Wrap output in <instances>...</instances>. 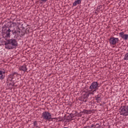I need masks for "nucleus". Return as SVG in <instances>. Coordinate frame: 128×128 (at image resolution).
Returning <instances> with one entry per match:
<instances>
[{"mask_svg": "<svg viewBox=\"0 0 128 128\" xmlns=\"http://www.w3.org/2000/svg\"><path fill=\"white\" fill-rule=\"evenodd\" d=\"M105 66V68H106V66Z\"/></svg>", "mask_w": 128, "mask_h": 128, "instance_id": "nucleus-30", "label": "nucleus"}, {"mask_svg": "<svg viewBox=\"0 0 128 128\" xmlns=\"http://www.w3.org/2000/svg\"><path fill=\"white\" fill-rule=\"evenodd\" d=\"M119 112L120 116H128V106L124 105L120 106Z\"/></svg>", "mask_w": 128, "mask_h": 128, "instance_id": "nucleus-4", "label": "nucleus"}, {"mask_svg": "<svg viewBox=\"0 0 128 128\" xmlns=\"http://www.w3.org/2000/svg\"><path fill=\"white\" fill-rule=\"evenodd\" d=\"M95 14H96V12H95Z\"/></svg>", "mask_w": 128, "mask_h": 128, "instance_id": "nucleus-32", "label": "nucleus"}, {"mask_svg": "<svg viewBox=\"0 0 128 128\" xmlns=\"http://www.w3.org/2000/svg\"><path fill=\"white\" fill-rule=\"evenodd\" d=\"M100 88V84L96 82H92L90 86L89 92L92 94H94V92H96Z\"/></svg>", "mask_w": 128, "mask_h": 128, "instance_id": "nucleus-3", "label": "nucleus"}, {"mask_svg": "<svg viewBox=\"0 0 128 128\" xmlns=\"http://www.w3.org/2000/svg\"><path fill=\"white\" fill-rule=\"evenodd\" d=\"M66 120H68V118H66Z\"/></svg>", "mask_w": 128, "mask_h": 128, "instance_id": "nucleus-29", "label": "nucleus"}, {"mask_svg": "<svg viewBox=\"0 0 128 128\" xmlns=\"http://www.w3.org/2000/svg\"><path fill=\"white\" fill-rule=\"evenodd\" d=\"M6 72L0 70V80H4V76Z\"/></svg>", "mask_w": 128, "mask_h": 128, "instance_id": "nucleus-14", "label": "nucleus"}, {"mask_svg": "<svg viewBox=\"0 0 128 128\" xmlns=\"http://www.w3.org/2000/svg\"><path fill=\"white\" fill-rule=\"evenodd\" d=\"M90 98H92V97H90Z\"/></svg>", "mask_w": 128, "mask_h": 128, "instance_id": "nucleus-33", "label": "nucleus"}, {"mask_svg": "<svg viewBox=\"0 0 128 128\" xmlns=\"http://www.w3.org/2000/svg\"><path fill=\"white\" fill-rule=\"evenodd\" d=\"M86 68H90V66H88V65H87V66H86Z\"/></svg>", "mask_w": 128, "mask_h": 128, "instance_id": "nucleus-27", "label": "nucleus"}, {"mask_svg": "<svg viewBox=\"0 0 128 128\" xmlns=\"http://www.w3.org/2000/svg\"><path fill=\"white\" fill-rule=\"evenodd\" d=\"M26 34H28L30 32V28H26L25 29Z\"/></svg>", "mask_w": 128, "mask_h": 128, "instance_id": "nucleus-20", "label": "nucleus"}, {"mask_svg": "<svg viewBox=\"0 0 128 128\" xmlns=\"http://www.w3.org/2000/svg\"><path fill=\"white\" fill-rule=\"evenodd\" d=\"M75 66V68H80V65H78V64H76V65H74V66Z\"/></svg>", "mask_w": 128, "mask_h": 128, "instance_id": "nucleus-22", "label": "nucleus"}, {"mask_svg": "<svg viewBox=\"0 0 128 128\" xmlns=\"http://www.w3.org/2000/svg\"><path fill=\"white\" fill-rule=\"evenodd\" d=\"M36 128H40V127L38 126H36Z\"/></svg>", "mask_w": 128, "mask_h": 128, "instance_id": "nucleus-26", "label": "nucleus"}, {"mask_svg": "<svg viewBox=\"0 0 128 128\" xmlns=\"http://www.w3.org/2000/svg\"><path fill=\"white\" fill-rule=\"evenodd\" d=\"M4 44L6 48H8V50H13V48H16L18 46V41L14 38L8 40Z\"/></svg>", "mask_w": 128, "mask_h": 128, "instance_id": "nucleus-2", "label": "nucleus"}, {"mask_svg": "<svg viewBox=\"0 0 128 128\" xmlns=\"http://www.w3.org/2000/svg\"><path fill=\"white\" fill-rule=\"evenodd\" d=\"M90 66H92L90 65H89Z\"/></svg>", "mask_w": 128, "mask_h": 128, "instance_id": "nucleus-31", "label": "nucleus"}, {"mask_svg": "<svg viewBox=\"0 0 128 128\" xmlns=\"http://www.w3.org/2000/svg\"><path fill=\"white\" fill-rule=\"evenodd\" d=\"M10 28H14V26H16V22H10Z\"/></svg>", "mask_w": 128, "mask_h": 128, "instance_id": "nucleus-16", "label": "nucleus"}, {"mask_svg": "<svg viewBox=\"0 0 128 128\" xmlns=\"http://www.w3.org/2000/svg\"><path fill=\"white\" fill-rule=\"evenodd\" d=\"M18 76V74L16 72H14L12 74L9 76L8 78H11L10 80L12 81V79L14 78L12 76Z\"/></svg>", "mask_w": 128, "mask_h": 128, "instance_id": "nucleus-13", "label": "nucleus"}, {"mask_svg": "<svg viewBox=\"0 0 128 128\" xmlns=\"http://www.w3.org/2000/svg\"><path fill=\"white\" fill-rule=\"evenodd\" d=\"M119 36L120 38H122L124 40H128V34H124V32H120L119 34Z\"/></svg>", "mask_w": 128, "mask_h": 128, "instance_id": "nucleus-8", "label": "nucleus"}, {"mask_svg": "<svg viewBox=\"0 0 128 128\" xmlns=\"http://www.w3.org/2000/svg\"><path fill=\"white\" fill-rule=\"evenodd\" d=\"M92 112V110H84L82 112H80V114H90Z\"/></svg>", "mask_w": 128, "mask_h": 128, "instance_id": "nucleus-11", "label": "nucleus"}, {"mask_svg": "<svg viewBox=\"0 0 128 128\" xmlns=\"http://www.w3.org/2000/svg\"><path fill=\"white\" fill-rule=\"evenodd\" d=\"M78 100H80V102H84V99L82 98V96L78 98Z\"/></svg>", "mask_w": 128, "mask_h": 128, "instance_id": "nucleus-21", "label": "nucleus"}, {"mask_svg": "<svg viewBox=\"0 0 128 128\" xmlns=\"http://www.w3.org/2000/svg\"><path fill=\"white\" fill-rule=\"evenodd\" d=\"M48 0H41L42 2H46Z\"/></svg>", "mask_w": 128, "mask_h": 128, "instance_id": "nucleus-23", "label": "nucleus"}, {"mask_svg": "<svg viewBox=\"0 0 128 128\" xmlns=\"http://www.w3.org/2000/svg\"><path fill=\"white\" fill-rule=\"evenodd\" d=\"M124 60H128V52L125 54Z\"/></svg>", "mask_w": 128, "mask_h": 128, "instance_id": "nucleus-18", "label": "nucleus"}, {"mask_svg": "<svg viewBox=\"0 0 128 128\" xmlns=\"http://www.w3.org/2000/svg\"><path fill=\"white\" fill-rule=\"evenodd\" d=\"M102 8V5L98 6L96 11L100 12V8Z\"/></svg>", "mask_w": 128, "mask_h": 128, "instance_id": "nucleus-17", "label": "nucleus"}, {"mask_svg": "<svg viewBox=\"0 0 128 128\" xmlns=\"http://www.w3.org/2000/svg\"><path fill=\"white\" fill-rule=\"evenodd\" d=\"M26 28H22V30H20V36H24L26 34Z\"/></svg>", "mask_w": 128, "mask_h": 128, "instance_id": "nucleus-10", "label": "nucleus"}, {"mask_svg": "<svg viewBox=\"0 0 128 128\" xmlns=\"http://www.w3.org/2000/svg\"><path fill=\"white\" fill-rule=\"evenodd\" d=\"M120 42L118 38L112 37L109 39V42L110 44L116 45Z\"/></svg>", "mask_w": 128, "mask_h": 128, "instance_id": "nucleus-6", "label": "nucleus"}, {"mask_svg": "<svg viewBox=\"0 0 128 128\" xmlns=\"http://www.w3.org/2000/svg\"><path fill=\"white\" fill-rule=\"evenodd\" d=\"M82 4V0H76L73 2V6H76L77 4Z\"/></svg>", "mask_w": 128, "mask_h": 128, "instance_id": "nucleus-15", "label": "nucleus"}, {"mask_svg": "<svg viewBox=\"0 0 128 128\" xmlns=\"http://www.w3.org/2000/svg\"><path fill=\"white\" fill-rule=\"evenodd\" d=\"M42 118H43L44 120H56V118H52V114L48 112H43Z\"/></svg>", "mask_w": 128, "mask_h": 128, "instance_id": "nucleus-5", "label": "nucleus"}, {"mask_svg": "<svg viewBox=\"0 0 128 128\" xmlns=\"http://www.w3.org/2000/svg\"><path fill=\"white\" fill-rule=\"evenodd\" d=\"M95 100H96L97 102H102V98L100 94H98L95 96Z\"/></svg>", "mask_w": 128, "mask_h": 128, "instance_id": "nucleus-12", "label": "nucleus"}, {"mask_svg": "<svg viewBox=\"0 0 128 128\" xmlns=\"http://www.w3.org/2000/svg\"><path fill=\"white\" fill-rule=\"evenodd\" d=\"M70 118H72V114H70Z\"/></svg>", "mask_w": 128, "mask_h": 128, "instance_id": "nucleus-25", "label": "nucleus"}, {"mask_svg": "<svg viewBox=\"0 0 128 128\" xmlns=\"http://www.w3.org/2000/svg\"><path fill=\"white\" fill-rule=\"evenodd\" d=\"M34 128H36V126H38V122L34 121Z\"/></svg>", "mask_w": 128, "mask_h": 128, "instance_id": "nucleus-19", "label": "nucleus"}, {"mask_svg": "<svg viewBox=\"0 0 128 128\" xmlns=\"http://www.w3.org/2000/svg\"><path fill=\"white\" fill-rule=\"evenodd\" d=\"M2 33L3 34V36H5V38H10L12 34L14 36L20 34V29L18 28L16 29L14 28V30H12L10 27L6 26V25H4L2 28Z\"/></svg>", "mask_w": 128, "mask_h": 128, "instance_id": "nucleus-1", "label": "nucleus"}, {"mask_svg": "<svg viewBox=\"0 0 128 128\" xmlns=\"http://www.w3.org/2000/svg\"><path fill=\"white\" fill-rule=\"evenodd\" d=\"M64 119H62V122H64V120H66V116H64Z\"/></svg>", "mask_w": 128, "mask_h": 128, "instance_id": "nucleus-24", "label": "nucleus"}, {"mask_svg": "<svg viewBox=\"0 0 128 128\" xmlns=\"http://www.w3.org/2000/svg\"><path fill=\"white\" fill-rule=\"evenodd\" d=\"M20 70H22V72H26L28 70V68H26V66L24 64L20 67H19Z\"/></svg>", "mask_w": 128, "mask_h": 128, "instance_id": "nucleus-9", "label": "nucleus"}, {"mask_svg": "<svg viewBox=\"0 0 128 128\" xmlns=\"http://www.w3.org/2000/svg\"><path fill=\"white\" fill-rule=\"evenodd\" d=\"M79 116H82V114L79 115Z\"/></svg>", "mask_w": 128, "mask_h": 128, "instance_id": "nucleus-28", "label": "nucleus"}, {"mask_svg": "<svg viewBox=\"0 0 128 128\" xmlns=\"http://www.w3.org/2000/svg\"><path fill=\"white\" fill-rule=\"evenodd\" d=\"M90 94H92L90 92H86L84 94L82 95V98H83L84 102H86L88 101L90 98H88V96H90Z\"/></svg>", "mask_w": 128, "mask_h": 128, "instance_id": "nucleus-7", "label": "nucleus"}]
</instances>
